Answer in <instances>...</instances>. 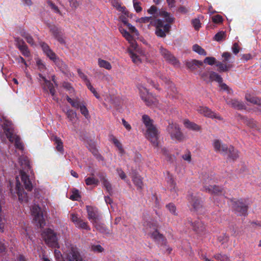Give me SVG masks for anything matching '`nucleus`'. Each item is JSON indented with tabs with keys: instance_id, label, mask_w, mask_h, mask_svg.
I'll return each instance as SVG.
<instances>
[{
	"instance_id": "obj_1",
	"label": "nucleus",
	"mask_w": 261,
	"mask_h": 261,
	"mask_svg": "<svg viewBox=\"0 0 261 261\" xmlns=\"http://www.w3.org/2000/svg\"><path fill=\"white\" fill-rule=\"evenodd\" d=\"M158 226L156 223L149 222L147 224L146 231L148 235L159 244L166 245V239L158 230Z\"/></svg>"
},
{
	"instance_id": "obj_2",
	"label": "nucleus",
	"mask_w": 261,
	"mask_h": 261,
	"mask_svg": "<svg viewBox=\"0 0 261 261\" xmlns=\"http://www.w3.org/2000/svg\"><path fill=\"white\" fill-rule=\"evenodd\" d=\"M229 200L231 203L233 210L238 215L246 216L247 215L249 204L246 199L231 198Z\"/></svg>"
},
{
	"instance_id": "obj_3",
	"label": "nucleus",
	"mask_w": 261,
	"mask_h": 261,
	"mask_svg": "<svg viewBox=\"0 0 261 261\" xmlns=\"http://www.w3.org/2000/svg\"><path fill=\"white\" fill-rule=\"evenodd\" d=\"M3 129L7 138L11 142H15V146L16 148L22 150L23 148V143L20 140V138L13 133V129L11 124L7 122L4 123L3 125Z\"/></svg>"
},
{
	"instance_id": "obj_4",
	"label": "nucleus",
	"mask_w": 261,
	"mask_h": 261,
	"mask_svg": "<svg viewBox=\"0 0 261 261\" xmlns=\"http://www.w3.org/2000/svg\"><path fill=\"white\" fill-rule=\"evenodd\" d=\"M151 25L155 27V34L158 37L161 38L166 37L171 27L170 24H164L163 21L160 19L151 21Z\"/></svg>"
},
{
	"instance_id": "obj_5",
	"label": "nucleus",
	"mask_w": 261,
	"mask_h": 261,
	"mask_svg": "<svg viewBox=\"0 0 261 261\" xmlns=\"http://www.w3.org/2000/svg\"><path fill=\"white\" fill-rule=\"evenodd\" d=\"M138 89L141 99L149 107L157 106L158 101L151 93L148 92V90L143 86L139 85Z\"/></svg>"
},
{
	"instance_id": "obj_6",
	"label": "nucleus",
	"mask_w": 261,
	"mask_h": 261,
	"mask_svg": "<svg viewBox=\"0 0 261 261\" xmlns=\"http://www.w3.org/2000/svg\"><path fill=\"white\" fill-rule=\"evenodd\" d=\"M212 179L209 177L203 182V190L211 194L220 196L224 195L225 192L224 189L220 186L211 185Z\"/></svg>"
},
{
	"instance_id": "obj_7",
	"label": "nucleus",
	"mask_w": 261,
	"mask_h": 261,
	"mask_svg": "<svg viewBox=\"0 0 261 261\" xmlns=\"http://www.w3.org/2000/svg\"><path fill=\"white\" fill-rule=\"evenodd\" d=\"M167 130L173 140L181 141L184 138L183 134L181 132L178 125L176 123H169Z\"/></svg>"
},
{
	"instance_id": "obj_8",
	"label": "nucleus",
	"mask_w": 261,
	"mask_h": 261,
	"mask_svg": "<svg viewBox=\"0 0 261 261\" xmlns=\"http://www.w3.org/2000/svg\"><path fill=\"white\" fill-rule=\"evenodd\" d=\"M42 238L45 243L51 247H56L58 244V239L56 233L50 228L45 229L42 233Z\"/></svg>"
},
{
	"instance_id": "obj_9",
	"label": "nucleus",
	"mask_w": 261,
	"mask_h": 261,
	"mask_svg": "<svg viewBox=\"0 0 261 261\" xmlns=\"http://www.w3.org/2000/svg\"><path fill=\"white\" fill-rule=\"evenodd\" d=\"M31 213L34 217L33 220L37 223V225L40 228L44 226L45 221L41 208L35 205L32 207Z\"/></svg>"
},
{
	"instance_id": "obj_10",
	"label": "nucleus",
	"mask_w": 261,
	"mask_h": 261,
	"mask_svg": "<svg viewBox=\"0 0 261 261\" xmlns=\"http://www.w3.org/2000/svg\"><path fill=\"white\" fill-rule=\"evenodd\" d=\"M146 138L151 142L154 147H157L158 146L159 132L155 126H150L147 128Z\"/></svg>"
},
{
	"instance_id": "obj_11",
	"label": "nucleus",
	"mask_w": 261,
	"mask_h": 261,
	"mask_svg": "<svg viewBox=\"0 0 261 261\" xmlns=\"http://www.w3.org/2000/svg\"><path fill=\"white\" fill-rule=\"evenodd\" d=\"M86 211L88 219L92 224L99 220L100 215L96 207L87 205Z\"/></svg>"
},
{
	"instance_id": "obj_12",
	"label": "nucleus",
	"mask_w": 261,
	"mask_h": 261,
	"mask_svg": "<svg viewBox=\"0 0 261 261\" xmlns=\"http://www.w3.org/2000/svg\"><path fill=\"white\" fill-rule=\"evenodd\" d=\"M159 50L161 55L166 61L174 65H179V62L176 58L166 48L160 46Z\"/></svg>"
},
{
	"instance_id": "obj_13",
	"label": "nucleus",
	"mask_w": 261,
	"mask_h": 261,
	"mask_svg": "<svg viewBox=\"0 0 261 261\" xmlns=\"http://www.w3.org/2000/svg\"><path fill=\"white\" fill-rule=\"evenodd\" d=\"M197 111L201 114H203L204 116L212 118L217 119L219 120H222V118L220 115L206 107H200L198 108Z\"/></svg>"
},
{
	"instance_id": "obj_14",
	"label": "nucleus",
	"mask_w": 261,
	"mask_h": 261,
	"mask_svg": "<svg viewBox=\"0 0 261 261\" xmlns=\"http://www.w3.org/2000/svg\"><path fill=\"white\" fill-rule=\"evenodd\" d=\"M188 223L193 227V229L198 234H203L206 231L205 225L200 220L195 221L194 223L191 220L188 219Z\"/></svg>"
},
{
	"instance_id": "obj_15",
	"label": "nucleus",
	"mask_w": 261,
	"mask_h": 261,
	"mask_svg": "<svg viewBox=\"0 0 261 261\" xmlns=\"http://www.w3.org/2000/svg\"><path fill=\"white\" fill-rule=\"evenodd\" d=\"M187 199L189 203L195 211H198L202 207V202L200 198L194 195L193 194H189Z\"/></svg>"
},
{
	"instance_id": "obj_16",
	"label": "nucleus",
	"mask_w": 261,
	"mask_h": 261,
	"mask_svg": "<svg viewBox=\"0 0 261 261\" xmlns=\"http://www.w3.org/2000/svg\"><path fill=\"white\" fill-rule=\"evenodd\" d=\"M68 261H83L77 248L72 247L66 254Z\"/></svg>"
},
{
	"instance_id": "obj_17",
	"label": "nucleus",
	"mask_w": 261,
	"mask_h": 261,
	"mask_svg": "<svg viewBox=\"0 0 261 261\" xmlns=\"http://www.w3.org/2000/svg\"><path fill=\"white\" fill-rule=\"evenodd\" d=\"M39 76L44 82L43 84L44 89H46V88H47L49 90L51 96L53 97V99L56 101H58V98L55 96L56 90L53 83H51L50 81L47 80L41 74H39Z\"/></svg>"
},
{
	"instance_id": "obj_18",
	"label": "nucleus",
	"mask_w": 261,
	"mask_h": 261,
	"mask_svg": "<svg viewBox=\"0 0 261 261\" xmlns=\"http://www.w3.org/2000/svg\"><path fill=\"white\" fill-rule=\"evenodd\" d=\"M16 190L18 196L19 200L21 202H27L29 200L28 194L24 192L23 189L21 187L19 181H17Z\"/></svg>"
},
{
	"instance_id": "obj_19",
	"label": "nucleus",
	"mask_w": 261,
	"mask_h": 261,
	"mask_svg": "<svg viewBox=\"0 0 261 261\" xmlns=\"http://www.w3.org/2000/svg\"><path fill=\"white\" fill-rule=\"evenodd\" d=\"M20 175L25 189L28 191H31L33 189V185L30 179L29 176L23 170H20Z\"/></svg>"
},
{
	"instance_id": "obj_20",
	"label": "nucleus",
	"mask_w": 261,
	"mask_h": 261,
	"mask_svg": "<svg viewBox=\"0 0 261 261\" xmlns=\"http://www.w3.org/2000/svg\"><path fill=\"white\" fill-rule=\"evenodd\" d=\"M213 145L216 152L227 153L228 147L226 144H223L219 140H214Z\"/></svg>"
},
{
	"instance_id": "obj_21",
	"label": "nucleus",
	"mask_w": 261,
	"mask_h": 261,
	"mask_svg": "<svg viewBox=\"0 0 261 261\" xmlns=\"http://www.w3.org/2000/svg\"><path fill=\"white\" fill-rule=\"evenodd\" d=\"M96 230L106 235H110L112 231L106 226L104 223L99 222L98 221L92 224Z\"/></svg>"
},
{
	"instance_id": "obj_22",
	"label": "nucleus",
	"mask_w": 261,
	"mask_h": 261,
	"mask_svg": "<svg viewBox=\"0 0 261 261\" xmlns=\"http://www.w3.org/2000/svg\"><path fill=\"white\" fill-rule=\"evenodd\" d=\"M50 31L52 33L54 38L57 39L60 43L65 44V42L63 37L61 31L56 27H53L50 28Z\"/></svg>"
},
{
	"instance_id": "obj_23",
	"label": "nucleus",
	"mask_w": 261,
	"mask_h": 261,
	"mask_svg": "<svg viewBox=\"0 0 261 261\" xmlns=\"http://www.w3.org/2000/svg\"><path fill=\"white\" fill-rule=\"evenodd\" d=\"M159 16L164 18L166 22V24L172 23L175 20V18L171 16L170 13L165 11L163 9L159 10Z\"/></svg>"
},
{
	"instance_id": "obj_24",
	"label": "nucleus",
	"mask_w": 261,
	"mask_h": 261,
	"mask_svg": "<svg viewBox=\"0 0 261 261\" xmlns=\"http://www.w3.org/2000/svg\"><path fill=\"white\" fill-rule=\"evenodd\" d=\"M40 45L42 48V50L44 53L50 59L53 58V57H55V54H56L49 47V46L45 42H41Z\"/></svg>"
},
{
	"instance_id": "obj_25",
	"label": "nucleus",
	"mask_w": 261,
	"mask_h": 261,
	"mask_svg": "<svg viewBox=\"0 0 261 261\" xmlns=\"http://www.w3.org/2000/svg\"><path fill=\"white\" fill-rule=\"evenodd\" d=\"M19 163L24 170L29 171L31 169V166L29 158L26 156H21L19 158Z\"/></svg>"
},
{
	"instance_id": "obj_26",
	"label": "nucleus",
	"mask_w": 261,
	"mask_h": 261,
	"mask_svg": "<svg viewBox=\"0 0 261 261\" xmlns=\"http://www.w3.org/2000/svg\"><path fill=\"white\" fill-rule=\"evenodd\" d=\"M167 94L169 98H171L173 99L178 98L177 89L173 84H170Z\"/></svg>"
},
{
	"instance_id": "obj_27",
	"label": "nucleus",
	"mask_w": 261,
	"mask_h": 261,
	"mask_svg": "<svg viewBox=\"0 0 261 261\" xmlns=\"http://www.w3.org/2000/svg\"><path fill=\"white\" fill-rule=\"evenodd\" d=\"M203 65V62L201 61L193 60L186 63V66L188 69L193 71L196 69V67H200Z\"/></svg>"
},
{
	"instance_id": "obj_28",
	"label": "nucleus",
	"mask_w": 261,
	"mask_h": 261,
	"mask_svg": "<svg viewBox=\"0 0 261 261\" xmlns=\"http://www.w3.org/2000/svg\"><path fill=\"white\" fill-rule=\"evenodd\" d=\"M20 35L23 37L27 42L31 45L33 46L35 44V41L33 37L27 32L24 29H21L20 31Z\"/></svg>"
},
{
	"instance_id": "obj_29",
	"label": "nucleus",
	"mask_w": 261,
	"mask_h": 261,
	"mask_svg": "<svg viewBox=\"0 0 261 261\" xmlns=\"http://www.w3.org/2000/svg\"><path fill=\"white\" fill-rule=\"evenodd\" d=\"M66 98L67 101L71 105L72 107L75 109H79L82 104H83V102H84L83 101H81L80 98L78 97H76L74 99H72L69 96L67 95Z\"/></svg>"
},
{
	"instance_id": "obj_30",
	"label": "nucleus",
	"mask_w": 261,
	"mask_h": 261,
	"mask_svg": "<svg viewBox=\"0 0 261 261\" xmlns=\"http://www.w3.org/2000/svg\"><path fill=\"white\" fill-rule=\"evenodd\" d=\"M184 124L186 128L192 130L199 131L201 129V127L200 126L193 122H191L188 119L185 120Z\"/></svg>"
},
{
	"instance_id": "obj_31",
	"label": "nucleus",
	"mask_w": 261,
	"mask_h": 261,
	"mask_svg": "<svg viewBox=\"0 0 261 261\" xmlns=\"http://www.w3.org/2000/svg\"><path fill=\"white\" fill-rule=\"evenodd\" d=\"M225 63L222 62L218 61L216 64V66L218 67V71L226 72L229 70L230 68L232 67L231 64H226Z\"/></svg>"
},
{
	"instance_id": "obj_32",
	"label": "nucleus",
	"mask_w": 261,
	"mask_h": 261,
	"mask_svg": "<svg viewBox=\"0 0 261 261\" xmlns=\"http://www.w3.org/2000/svg\"><path fill=\"white\" fill-rule=\"evenodd\" d=\"M228 103L232 107L238 110H243L246 108V106L244 103L237 99H231L228 102Z\"/></svg>"
},
{
	"instance_id": "obj_33",
	"label": "nucleus",
	"mask_w": 261,
	"mask_h": 261,
	"mask_svg": "<svg viewBox=\"0 0 261 261\" xmlns=\"http://www.w3.org/2000/svg\"><path fill=\"white\" fill-rule=\"evenodd\" d=\"M227 153H228V158L233 161L236 160L239 158L238 151L235 149L232 146H230L228 147Z\"/></svg>"
},
{
	"instance_id": "obj_34",
	"label": "nucleus",
	"mask_w": 261,
	"mask_h": 261,
	"mask_svg": "<svg viewBox=\"0 0 261 261\" xmlns=\"http://www.w3.org/2000/svg\"><path fill=\"white\" fill-rule=\"evenodd\" d=\"M246 100L251 103L261 106V99L257 97L252 96L250 94H246L245 96Z\"/></svg>"
},
{
	"instance_id": "obj_35",
	"label": "nucleus",
	"mask_w": 261,
	"mask_h": 261,
	"mask_svg": "<svg viewBox=\"0 0 261 261\" xmlns=\"http://www.w3.org/2000/svg\"><path fill=\"white\" fill-rule=\"evenodd\" d=\"M85 184L87 186H97L99 184V180L93 176H89L85 179Z\"/></svg>"
},
{
	"instance_id": "obj_36",
	"label": "nucleus",
	"mask_w": 261,
	"mask_h": 261,
	"mask_svg": "<svg viewBox=\"0 0 261 261\" xmlns=\"http://www.w3.org/2000/svg\"><path fill=\"white\" fill-rule=\"evenodd\" d=\"M51 60H52L55 64L61 69H64L66 67V64L61 60L56 54H55V57H53V58H50Z\"/></svg>"
},
{
	"instance_id": "obj_37",
	"label": "nucleus",
	"mask_w": 261,
	"mask_h": 261,
	"mask_svg": "<svg viewBox=\"0 0 261 261\" xmlns=\"http://www.w3.org/2000/svg\"><path fill=\"white\" fill-rule=\"evenodd\" d=\"M215 81L218 83H221L223 82L222 77L218 74L217 73L214 71L210 72V82Z\"/></svg>"
},
{
	"instance_id": "obj_38",
	"label": "nucleus",
	"mask_w": 261,
	"mask_h": 261,
	"mask_svg": "<svg viewBox=\"0 0 261 261\" xmlns=\"http://www.w3.org/2000/svg\"><path fill=\"white\" fill-rule=\"evenodd\" d=\"M98 65L100 67L107 70H110L112 68V66L110 62L100 58L98 59Z\"/></svg>"
},
{
	"instance_id": "obj_39",
	"label": "nucleus",
	"mask_w": 261,
	"mask_h": 261,
	"mask_svg": "<svg viewBox=\"0 0 261 261\" xmlns=\"http://www.w3.org/2000/svg\"><path fill=\"white\" fill-rule=\"evenodd\" d=\"M75 226L79 228L87 230H90L91 229L90 226L88 225V222L84 221L82 219L79 220L77 223L75 225Z\"/></svg>"
},
{
	"instance_id": "obj_40",
	"label": "nucleus",
	"mask_w": 261,
	"mask_h": 261,
	"mask_svg": "<svg viewBox=\"0 0 261 261\" xmlns=\"http://www.w3.org/2000/svg\"><path fill=\"white\" fill-rule=\"evenodd\" d=\"M167 182L170 186L171 192H176L177 188L176 187V182L172 175H169L167 178Z\"/></svg>"
},
{
	"instance_id": "obj_41",
	"label": "nucleus",
	"mask_w": 261,
	"mask_h": 261,
	"mask_svg": "<svg viewBox=\"0 0 261 261\" xmlns=\"http://www.w3.org/2000/svg\"><path fill=\"white\" fill-rule=\"evenodd\" d=\"M54 141L56 144V149L59 152L63 151V144L61 139L57 137H55Z\"/></svg>"
},
{
	"instance_id": "obj_42",
	"label": "nucleus",
	"mask_w": 261,
	"mask_h": 261,
	"mask_svg": "<svg viewBox=\"0 0 261 261\" xmlns=\"http://www.w3.org/2000/svg\"><path fill=\"white\" fill-rule=\"evenodd\" d=\"M192 49L194 51L200 55L206 56L207 55L205 50L197 44H194L193 46Z\"/></svg>"
},
{
	"instance_id": "obj_43",
	"label": "nucleus",
	"mask_w": 261,
	"mask_h": 261,
	"mask_svg": "<svg viewBox=\"0 0 261 261\" xmlns=\"http://www.w3.org/2000/svg\"><path fill=\"white\" fill-rule=\"evenodd\" d=\"M142 121L147 128L150 127V126H154L152 124V120L147 115H143Z\"/></svg>"
},
{
	"instance_id": "obj_44",
	"label": "nucleus",
	"mask_w": 261,
	"mask_h": 261,
	"mask_svg": "<svg viewBox=\"0 0 261 261\" xmlns=\"http://www.w3.org/2000/svg\"><path fill=\"white\" fill-rule=\"evenodd\" d=\"M112 141H113V143H114V144L118 149L119 153L121 154H124L125 153V151L123 148L122 145L120 142V141L115 137L113 138Z\"/></svg>"
},
{
	"instance_id": "obj_45",
	"label": "nucleus",
	"mask_w": 261,
	"mask_h": 261,
	"mask_svg": "<svg viewBox=\"0 0 261 261\" xmlns=\"http://www.w3.org/2000/svg\"><path fill=\"white\" fill-rule=\"evenodd\" d=\"M226 34L225 31H220L218 32L214 36V39L218 41H221L226 38Z\"/></svg>"
},
{
	"instance_id": "obj_46",
	"label": "nucleus",
	"mask_w": 261,
	"mask_h": 261,
	"mask_svg": "<svg viewBox=\"0 0 261 261\" xmlns=\"http://www.w3.org/2000/svg\"><path fill=\"white\" fill-rule=\"evenodd\" d=\"M133 181L134 184L140 189H142L143 184L142 178L140 176L136 175L133 177Z\"/></svg>"
},
{
	"instance_id": "obj_47",
	"label": "nucleus",
	"mask_w": 261,
	"mask_h": 261,
	"mask_svg": "<svg viewBox=\"0 0 261 261\" xmlns=\"http://www.w3.org/2000/svg\"><path fill=\"white\" fill-rule=\"evenodd\" d=\"M159 11V10H158L157 7L155 6H151L147 10V12L151 15H153V18L154 17L155 19H156L158 16H160Z\"/></svg>"
},
{
	"instance_id": "obj_48",
	"label": "nucleus",
	"mask_w": 261,
	"mask_h": 261,
	"mask_svg": "<svg viewBox=\"0 0 261 261\" xmlns=\"http://www.w3.org/2000/svg\"><path fill=\"white\" fill-rule=\"evenodd\" d=\"M101 182L103 187L111 195L112 193V188L110 182L108 180V179H106L102 181Z\"/></svg>"
},
{
	"instance_id": "obj_49",
	"label": "nucleus",
	"mask_w": 261,
	"mask_h": 261,
	"mask_svg": "<svg viewBox=\"0 0 261 261\" xmlns=\"http://www.w3.org/2000/svg\"><path fill=\"white\" fill-rule=\"evenodd\" d=\"M119 31L122 34V36L129 42L133 41V38L132 36L126 30L120 28Z\"/></svg>"
},
{
	"instance_id": "obj_50",
	"label": "nucleus",
	"mask_w": 261,
	"mask_h": 261,
	"mask_svg": "<svg viewBox=\"0 0 261 261\" xmlns=\"http://www.w3.org/2000/svg\"><path fill=\"white\" fill-rule=\"evenodd\" d=\"M79 109H80L81 114L83 115L86 118H88L89 116V113L84 102H83V104H82Z\"/></svg>"
},
{
	"instance_id": "obj_51",
	"label": "nucleus",
	"mask_w": 261,
	"mask_h": 261,
	"mask_svg": "<svg viewBox=\"0 0 261 261\" xmlns=\"http://www.w3.org/2000/svg\"><path fill=\"white\" fill-rule=\"evenodd\" d=\"M129 56L133 61L135 64H139L141 62V59L136 54L134 53L132 51H129Z\"/></svg>"
},
{
	"instance_id": "obj_52",
	"label": "nucleus",
	"mask_w": 261,
	"mask_h": 261,
	"mask_svg": "<svg viewBox=\"0 0 261 261\" xmlns=\"http://www.w3.org/2000/svg\"><path fill=\"white\" fill-rule=\"evenodd\" d=\"M166 207L172 214L175 216L177 215V213L176 212V208L174 204L173 203H170L167 204Z\"/></svg>"
},
{
	"instance_id": "obj_53",
	"label": "nucleus",
	"mask_w": 261,
	"mask_h": 261,
	"mask_svg": "<svg viewBox=\"0 0 261 261\" xmlns=\"http://www.w3.org/2000/svg\"><path fill=\"white\" fill-rule=\"evenodd\" d=\"M214 257L217 260L220 261H228L229 258L225 254H222L220 253L216 254L214 255Z\"/></svg>"
},
{
	"instance_id": "obj_54",
	"label": "nucleus",
	"mask_w": 261,
	"mask_h": 261,
	"mask_svg": "<svg viewBox=\"0 0 261 261\" xmlns=\"http://www.w3.org/2000/svg\"><path fill=\"white\" fill-rule=\"evenodd\" d=\"M66 115L68 117V118L69 119L70 121H72L74 118L76 116V113L75 112L73 111L71 109L67 110L66 112Z\"/></svg>"
},
{
	"instance_id": "obj_55",
	"label": "nucleus",
	"mask_w": 261,
	"mask_h": 261,
	"mask_svg": "<svg viewBox=\"0 0 261 261\" xmlns=\"http://www.w3.org/2000/svg\"><path fill=\"white\" fill-rule=\"evenodd\" d=\"M88 88L90 90V91L94 94L96 98L99 99L100 98V96L98 93L97 92L95 88L91 85L90 82H88V83L86 84Z\"/></svg>"
},
{
	"instance_id": "obj_56",
	"label": "nucleus",
	"mask_w": 261,
	"mask_h": 261,
	"mask_svg": "<svg viewBox=\"0 0 261 261\" xmlns=\"http://www.w3.org/2000/svg\"><path fill=\"white\" fill-rule=\"evenodd\" d=\"M156 19H155L153 18V17L149 16V17H141L139 19V21L141 23H148L150 22V24H151V21H154V20H156Z\"/></svg>"
},
{
	"instance_id": "obj_57",
	"label": "nucleus",
	"mask_w": 261,
	"mask_h": 261,
	"mask_svg": "<svg viewBox=\"0 0 261 261\" xmlns=\"http://www.w3.org/2000/svg\"><path fill=\"white\" fill-rule=\"evenodd\" d=\"M22 55L25 57H29L30 56V52L29 50L28 47L27 45L19 48Z\"/></svg>"
},
{
	"instance_id": "obj_58",
	"label": "nucleus",
	"mask_w": 261,
	"mask_h": 261,
	"mask_svg": "<svg viewBox=\"0 0 261 261\" xmlns=\"http://www.w3.org/2000/svg\"><path fill=\"white\" fill-rule=\"evenodd\" d=\"M203 63H206L210 65H213L216 64V59L214 57H206L204 60Z\"/></svg>"
},
{
	"instance_id": "obj_59",
	"label": "nucleus",
	"mask_w": 261,
	"mask_h": 261,
	"mask_svg": "<svg viewBox=\"0 0 261 261\" xmlns=\"http://www.w3.org/2000/svg\"><path fill=\"white\" fill-rule=\"evenodd\" d=\"M14 41L16 43V45L17 48L19 49V48L23 47V46L27 45L23 39H21L19 37H16L14 39Z\"/></svg>"
},
{
	"instance_id": "obj_60",
	"label": "nucleus",
	"mask_w": 261,
	"mask_h": 261,
	"mask_svg": "<svg viewBox=\"0 0 261 261\" xmlns=\"http://www.w3.org/2000/svg\"><path fill=\"white\" fill-rule=\"evenodd\" d=\"M201 78L206 83L210 82V72H204L200 74Z\"/></svg>"
},
{
	"instance_id": "obj_61",
	"label": "nucleus",
	"mask_w": 261,
	"mask_h": 261,
	"mask_svg": "<svg viewBox=\"0 0 261 261\" xmlns=\"http://www.w3.org/2000/svg\"><path fill=\"white\" fill-rule=\"evenodd\" d=\"M80 197L79 191L77 189H74L72 191V194L70 196V199L72 200H77Z\"/></svg>"
},
{
	"instance_id": "obj_62",
	"label": "nucleus",
	"mask_w": 261,
	"mask_h": 261,
	"mask_svg": "<svg viewBox=\"0 0 261 261\" xmlns=\"http://www.w3.org/2000/svg\"><path fill=\"white\" fill-rule=\"evenodd\" d=\"M192 24L196 30H198L201 27V23L199 19L195 18L192 20Z\"/></svg>"
},
{
	"instance_id": "obj_63",
	"label": "nucleus",
	"mask_w": 261,
	"mask_h": 261,
	"mask_svg": "<svg viewBox=\"0 0 261 261\" xmlns=\"http://www.w3.org/2000/svg\"><path fill=\"white\" fill-rule=\"evenodd\" d=\"M91 250L94 252H102L104 249L100 245H93L91 246Z\"/></svg>"
},
{
	"instance_id": "obj_64",
	"label": "nucleus",
	"mask_w": 261,
	"mask_h": 261,
	"mask_svg": "<svg viewBox=\"0 0 261 261\" xmlns=\"http://www.w3.org/2000/svg\"><path fill=\"white\" fill-rule=\"evenodd\" d=\"M70 6L73 9H76L80 5V3L77 0H68Z\"/></svg>"
}]
</instances>
